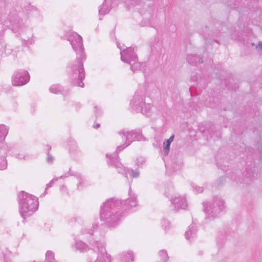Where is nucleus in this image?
Listing matches in <instances>:
<instances>
[{"instance_id":"f257e3e1","label":"nucleus","mask_w":262,"mask_h":262,"mask_svg":"<svg viewBox=\"0 0 262 262\" xmlns=\"http://www.w3.org/2000/svg\"><path fill=\"white\" fill-rule=\"evenodd\" d=\"M68 40L77 55L76 60L71 62L69 67V78L73 85L83 88L84 83L82 81L85 78L83 61L85 60L86 56L82 39L76 32H73L70 33Z\"/></svg>"},{"instance_id":"f03ea898","label":"nucleus","mask_w":262,"mask_h":262,"mask_svg":"<svg viewBox=\"0 0 262 262\" xmlns=\"http://www.w3.org/2000/svg\"><path fill=\"white\" fill-rule=\"evenodd\" d=\"M19 16L17 13H15L13 16L15 18L13 19L11 15L10 21L11 23V29L14 33L18 32L19 34L23 45L28 46L34 43L35 38L32 30L25 28L23 20Z\"/></svg>"},{"instance_id":"7ed1b4c3","label":"nucleus","mask_w":262,"mask_h":262,"mask_svg":"<svg viewBox=\"0 0 262 262\" xmlns=\"http://www.w3.org/2000/svg\"><path fill=\"white\" fill-rule=\"evenodd\" d=\"M19 213L24 220L31 215L38 207V199L35 196L22 191L18 195Z\"/></svg>"},{"instance_id":"20e7f679","label":"nucleus","mask_w":262,"mask_h":262,"mask_svg":"<svg viewBox=\"0 0 262 262\" xmlns=\"http://www.w3.org/2000/svg\"><path fill=\"white\" fill-rule=\"evenodd\" d=\"M100 218L104 226L108 228L114 226L115 223V200H107L101 206Z\"/></svg>"},{"instance_id":"39448f33","label":"nucleus","mask_w":262,"mask_h":262,"mask_svg":"<svg viewBox=\"0 0 262 262\" xmlns=\"http://www.w3.org/2000/svg\"><path fill=\"white\" fill-rule=\"evenodd\" d=\"M117 47L120 50L121 60L130 64V70L133 72L139 70L141 67V63L138 61V56L134 51V48L128 47L122 50L120 44H117Z\"/></svg>"},{"instance_id":"423d86ee","label":"nucleus","mask_w":262,"mask_h":262,"mask_svg":"<svg viewBox=\"0 0 262 262\" xmlns=\"http://www.w3.org/2000/svg\"><path fill=\"white\" fill-rule=\"evenodd\" d=\"M204 211L208 214V217H215L224 208V202L220 198L216 197L213 202L209 204L204 203Z\"/></svg>"},{"instance_id":"0eeeda50","label":"nucleus","mask_w":262,"mask_h":262,"mask_svg":"<svg viewBox=\"0 0 262 262\" xmlns=\"http://www.w3.org/2000/svg\"><path fill=\"white\" fill-rule=\"evenodd\" d=\"M132 131L125 132L124 130L118 133V137L117 139L118 143L120 144L117 148V151L120 152L125 147L130 144V143L135 141V135H131Z\"/></svg>"},{"instance_id":"6e6552de","label":"nucleus","mask_w":262,"mask_h":262,"mask_svg":"<svg viewBox=\"0 0 262 262\" xmlns=\"http://www.w3.org/2000/svg\"><path fill=\"white\" fill-rule=\"evenodd\" d=\"M137 205L136 198L130 197L128 200L124 201H118L116 200V214L118 213L120 217L123 215V210H126L128 207H135Z\"/></svg>"},{"instance_id":"1a4fd4ad","label":"nucleus","mask_w":262,"mask_h":262,"mask_svg":"<svg viewBox=\"0 0 262 262\" xmlns=\"http://www.w3.org/2000/svg\"><path fill=\"white\" fill-rule=\"evenodd\" d=\"M29 80L30 75L28 71L20 70L14 73L12 82L13 85L21 86L28 83Z\"/></svg>"},{"instance_id":"9d476101","label":"nucleus","mask_w":262,"mask_h":262,"mask_svg":"<svg viewBox=\"0 0 262 262\" xmlns=\"http://www.w3.org/2000/svg\"><path fill=\"white\" fill-rule=\"evenodd\" d=\"M176 211L180 209H185L187 206L186 199L184 198L176 197L171 200Z\"/></svg>"},{"instance_id":"9b49d317","label":"nucleus","mask_w":262,"mask_h":262,"mask_svg":"<svg viewBox=\"0 0 262 262\" xmlns=\"http://www.w3.org/2000/svg\"><path fill=\"white\" fill-rule=\"evenodd\" d=\"M145 103L144 95L136 93L133 99L131 100L130 105L136 110H140V107Z\"/></svg>"},{"instance_id":"f8f14e48","label":"nucleus","mask_w":262,"mask_h":262,"mask_svg":"<svg viewBox=\"0 0 262 262\" xmlns=\"http://www.w3.org/2000/svg\"><path fill=\"white\" fill-rule=\"evenodd\" d=\"M114 0H104V3L99 10L100 15H104L108 13L112 8Z\"/></svg>"},{"instance_id":"ddd939ff","label":"nucleus","mask_w":262,"mask_h":262,"mask_svg":"<svg viewBox=\"0 0 262 262\" xmlns=\"http://www.w3.org/2000/svg\"><path fill=\"white\" fill-rule=\"evenodd\" d=\"M75 176L78 181L77 184V189L81 190L89 186V182L84 177L80 174H77Z\"/></svg>"},{"instance_id":"4468645a","label":"nucleus","mask_w":262,"mask_h":262,"mask_svg":"<svg viewBox=\"0 0 262 262\" xmlns=\"http://www.w3.org/2000/svg\"><path fill=\"white\" fill-rule=\"evenodd\" d=\"M69 152L72 156H75L81 153V150L74 140H71L69 143Z\"/></svg>"},{"instance_id":"2eb2a0df","label":"nucleus","mask_w":262,"mask_h":262,"mask_svg":"<svg viewBox=\"0 0 262 262\" xmlns=\"http://www.w3.org/2000/svg\"><path fill=\"white\" fill-rule=\"evenodd\" d=\"M26 13L28 17L38 18L40 15L39 11L35 7L29 6L26 10Z\"/></svg>"},{"instance_id":"dca6fc26","label":"nucleus","mask_w":262,"mask_h":262,"mask_svg":"<svg viewBox=\"0 0 262 262\" xmlns=\"http://www.w3.org/2000/svg\"><path fill=\"white\" fill-rule=\"evenodd\" d=\"M196 227L195 224L190 225L185 232V237L188 240L193 238L196 234Z\"/></svg>"},{"instance_id":"f3484780","label":"nucleus","mask_w":262,"mask_h":262,"mask_svg":"<svg viewBox=\"0 0 262 262\" xmlns=\"http://www.w3.org/2000/svg\"><path fill=\"white\" fill-rule=\"evenodd\" d=\"M196 227L195 224L190 225L185 232V237L188 240L193 238L196 234Z\"/></svg>"},{"instance_id":"a211bd4d","label":"nucleus","mask_w":262,"mask_h":262,"mask_svg":"<svg viewBox=\"0 0 262 262\" xmlns=\"http://www.w3.org/2000/svg\"><path fill=\"white\" fill-rule=\"evenodd\" d=\"M120 258L122 262H132L134 260V256L132 251H128L121 255Z\"/></svg>"},{"instance_id":"6ab92c4d","label":"nucleus","mask_w":262,"mask_h":262,"mask_svg":"<svg viewBox=\"0 0 262 262\" xmlns=\"http://www.w3.org/2000/svg\"><path fill=\"white\" fill-rule=\"evenodd\" d=\"M76 249L80 252H85L89 249L88 245L81 241H77L75 243Z\"/></svg>"},{"instance_id":"aec40b11","label":"nucleus","mask_w":262,"mask_h":262,"mask_svg":"<svg viewBox=\"0 0 262 262\" xmlns=\"http://www.w3.org/2000/svg\"><path fill=\"white\" fill-rule=\"evenodd\" d=\"M199 60L198 62L200 63L203 62V60L202 58H200L196 55H189L187 57L188 62L191 64H196L197 63V60Z\"/></svg>"},{"instance_id":"412c9836","label":"nucleus","mask_w":262,"mask_h":262,"mask_svg":"<svg viewBox=\"0 0 262 262\" xmlns=\"http://www.w3.org/2000/svg\"><path fill=\"white\" fill-rule=\"evenodd\" d=\"M8 133V128L3 124L0 125V142L5 140Z\"/></svg>"},{"instance_id":"4be33fe9","label":"nucleus","mask_w":262,"mask_h":262,"mask_svg":"<svg viewBox=\"0 0 262 262\" xmlns=\"http://www.w3.org/2000/svg\"><path fill=\"white\" fill-rule=\"evenodd\" d=\"M151 108V105L150 104L144 103L143 105H142V106L140 107V110H138L140 111L143 114H144L147 116H149L150 115Z\"/></svg>"},{"instance_id":"5701e85b","label":"nucleus","mask_w":262,"mask_h":262,"mask_svg":"<svg viewBox=\"0 0 262 262\" xmlns=\"http://www.w3.org/2000/svg\"><path fill=\"white\" fill-rule=\"evenodd\" d=\"M98 227V225L97 224L94 223L93 224V226L92 227V229H84L82 231V232L83 234H89L91 235H94L97 232V228Z\"/></svg>"},{"instance_id":"b1692460","label":"nucleus","mask_w":262,"mask_h":262,"mask_svg":"<svg viewBox=\"0 0 262 262\" xmlns=\"http://www.w3.org/2000/svg\"><path fill=\"white\" fill-rule=\"evenodd\" d=\"M135 135L134 139L135 140L141 141L146 140V138L143 136L141 131L139 129H135L132 130L131 135Z\"/></svg>"},{"instance_id":"393cba45","label":"nucleus","mask_w":262,"mask_h":262,"mask_svg":"<svg viewBox=\"0 0 262 262\" xmlns=\"http://www.w3.org/2000/svg\"><path fill=\"white\" fill-rule=\"evenodd\" d=\"M116 168L117 169L118 172L120 173L127 174V170L125 169L123 165L118 161V157L116 156Z\"/></svg>"},{"instance_id":"a878e982","label":"nucleus","mask_w":262,"mask_h":262,"mask_svg":"<svg viewBox=\"0 0 262 262\" xmlns=\"http://www.w3.org/2000/svg\"><path fill=\"white\" fill-rule=\"evenodd\" d=\"M106 162L109 166H115V156L114 154H106Z\"/></svg>"},{"instance_id":"bb28decb","label":"nucleus","mask_w":262,"mask_h":262,"mask_svg":"<svg viewBox=\"0 0 262 262\" xmlns=\"http://www.w3.org/2000/svg\"><path fill=\"white\" fill-rule=\"evenodd\" d=\"M50 92L53 94H59L61 93V86L59 84L52 85L49 89Z\"/></svg>"},{"instance_id":"cd10ccee","label":"nucleus","mask_w":262,"mask_h":262,"mask_svg":"<svg viewBox=\"0 0 262 262\" xmlns=\"http://www.w3.org/2000/svg\"><path fill=\"white\" fill-rule=\"evenodd\" d=\"M254 178V173L252 171L251 172H249V170L247 169L246 170V173L245 175V178L244 179V181L246 183H248L249 182H251L252 180Z\"/></svg>"},{"instance_id":"c85d7f7f","label":"nucleus","mask_w":262,"mask_h":262,"mask_svg":"<svg viewBox=\"0 0 262 262\" xmlns=\"http://www.w3.org/2000/svg\"><path fill=\"white\" fill-rule=\"evenodd\" d=\"M159 255L163 262H166L168 260V256L166 251L162 250L159 251Z\"/></svg>"},{"instance_id":"c756f323","label":"nucleus","mask_w":262,"mask_h":262,"mask_svg":"<svg viewBox=\"0 0 262 262\" xmlns=\"http://www.w3.org/2000/svg\"><path fill=\"white\" fill-rule=\"evenodd\" d=\"M46 259L48 262H52L54 260V254L52 251H48L46 254Z\"/></svg>"},{"instance_id":"7c9ffc66","label":"nucleus","mask_w":262,"mask_h":262,"mask_svg":"<svg viewBox=\"0 0 262 262\" xmlns=\"http://www.w3.org/2000/svg\"><path fill=\"white\" fill-rule=\"evenodd\" d=\"M170 143L165 141L163 143V150L164 155L167 156L168 154L169 149H170Z\"/></svg>"},{"instance_id":"2f4dec72","label":"nucleus","mask_w":262,"mask_h":262,"mask_svg":"<svg viewBox=\"0 0 262 262\" xmlns=\"http://www.w3.org/2000/svg\"><path fill=\"white\" fill-rule=\"evenodd\" d=\"M7 167V162L6 159L4 157L1 160L0 170H3L6 169Z\"/></svg>"},{"instance_id":"473e14b6","label":"nucleus","mask_w":262,"mask_h":262,"mask_svg":"<svg viewBox=\"0 0 262 262\" xmlns=\"http://www.w3.org/2000/svg\"><path fill=\"white\" fill-rule=\"evenodd\" d=\"M67 177L68 176L65 175V176H60L59 178H54L48 184H47L46 189H47L50 188L51 187H52L53 183L54 182L57 181L58 180V179H59V178L60 179H62V178H64Z\"/></svg>"},{"instance_id":"72a5a7b5","label":"nucleus","mask_w":262,"mask_h":262,"mask_svg":"<svg viewBox=\"0 0 262 262\" xmlns=\"http://www.w3.org/2000/svg\"><path fill=\"white\" fill-rule=\"evenodd\" d=\"M127 172L131 171L132 178H138L139 176V171L138 170H133V169H127Z\"/></svg>"},{"instance_id":"f704fd0d","label":"nucleus","mask_w":262,"mask_h":262,"mask_svg":"<svg viewBox=\"0 0 262 262\" xmlns=\"http://www.w3.org/2000/svg\"><path fill=\"white\" fill-rule=\"evenodd\" d=\"M94 112L96 117L99 116L102 113V110L101 108L97 105L94 106Z\"/></svg>"},{"instance_id":"c9c22d12","label":"nucleus","mask_w":262,"mask_h":262,"mask_svg":"<svg viewBox=\"0 0 262 262\" xmlns=\"http://www.w3.org/2000/svg\"><path fill=\"white\" fill-rule=\"evenodd\" d=\"M145 160L144 158L139 157L137 159V162H136L137 165L138 166H140L145 162Z\"/></svg>"},{"instance_id":"e433bc0d","label":"nucleus","mask_w":262,"mask_h":262,"mask_svg":"<svg viewBox=\"0 0 262 262\" xmlns=\"http://www.w3.org/2000/svg\"><path fill=\"white\" fill-rule=\"evenodd\" d=\"M47 160L49 163H52L54 161V158L52 156L48 155Z\"/></svg>"},{"instance_id":"4c0bfd02","label":"nucleus","mask_w":262,"mask_h":262,"mask_svg":"<svg viewBox=\"0 0 262 262\" xmlns=\"http://www.w3.org/2000/svg\"><path fill=\"white\" fill-rule=\"evenodd\" d=\"M194 189L195 190L196 192L198 193L202 192L203 191V188L201 187H194Z\"/></svg>"},{"instance_id":"58836bf2","label":"nucleus","mask_w":262,"mask_h":262,"mask_svg":"<svg viewBox=\"0 0 262 262\" xmlns=\"http://www.w3.org/2000/svg\"><path fill=\"white\" fill-rule=\"evenodd\" d=\"M60 191L62 192H66L67 188L64 185H62L60 188Z\"/></svg>"},{"instance_id":"ea45409f","label":"nucleus","mask_w":262,"mask_h":262,"mask_svg":"<svg viewBox=\"0 0 262 262\" xmlns=\"http://www.w3.org/2000/svg\"><path fill=\"white\" fill-rule=\"evenodd\" d=\"M173 139L174 135H172L168 139L166 140V141L171 143L173 141Z\"/></svg>"},{"instance_id":"a19ab883","label":"nucleus","mask_w":262,"mask_h":262,"mask_svg":"<svg viewBox=\"0 0 262 262\" xmlns=\"http://www.w3.org/2000/svg\"><path fill=\"white\" fill-rule=\"evenodd\" d=\"M8 146L7 145H3V148L4 150V152L5 153L6 152V150L8 149Z\"/></svg>"},{"instance_id":"79ce46f5","label":"nucleus","mask_w":262,"mask_h":262,"mask_svg":"<svg viewBox=\"0 0 262 262\" xmlns=\"http://www.w3.org/2000/svg\"><path fill=\"white\" fill-rule=\"evenodd\" d=\"M17 157L19 159H22L25 158V156L22 155L18 154V156H17Z\"/></svg>"},{"instance_id":"37998d69","label":"nucleus","mask_w":262,"mask_h":262,"mask_svg":"<svg viewBox=\"0 0 262 262\" xmlns=\"http://www.w3.org/2000/svg\"><path fill=\"white\" fill-rule=\"evenodd\" d=\"M164 225H169V223L168 221L164 220V221H163V226H164Z\"/></svg>"},{"instance_id":"c03bdc74","label":"nucleus","mask_w":262,"mask_h":262,"mask_svg":"<svg viewBox=\"0 0 262 262\" xmlns=\"http://www.w3.org/2000/svg\"><path fill=\"white\" fill-rule=\"evenodd\" d=\"M218 181H222V182H224L225 181V178H224V177H222V178H221L219 179Z\"/></svg>"},{"instance_id":"a18cd8bd","label":"nucleus","mask_w":262,"mask_h":262,"mask_svg":"<svg viewBox=\"0 0 262 262\" xmlns=\"http://www.w3.org/2000/svg\"><path fill=\"white\" fill-rule=\"evenodd\" d=\"M257 47H258V48H259L262 49V42L259 43V44H258V46L257 47Z\"/></svg>"},{"instance_id":"49530a36","label":"nucleus","mask_w":262,"mask_h":262,"mask_svg":"<svg viewBox=\"0 0 262 262\" xmlns=\"http://www.w3.org/2000/svg\"><path fill=\"white\" fill-rule=\"evenodd\" d=\"M100 124L99 123H97L95 125H94V128H98Z\"/></svg>"}]
</instances>
